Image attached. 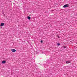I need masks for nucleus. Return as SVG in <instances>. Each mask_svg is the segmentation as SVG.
<instances>
[{
  "label": "nucleus",
  "mask_w": 77,
  "mask_h": 77,
  "mask_svg": "<svg viewBox=\"0 0 77 77\" xmlns=\"http://www.w3.org/2000/svg\"><path fill=\"white\" fill-rule=\"evenodd\" d=\"M69 5L66 4L63 6V8H66V7H69Z\"/></svg>",
  "instance_id": "nucleus-1"
},
{
  "label": "nucleus",
  "mask_w": 77,
  "mask_h": 77,
  "mask_svg": "<svg viewBox=\"0 0 77 77\" xmlns=\"http://www.w3.org/2000/svg\"><path fill=\"white\" fill-rule=\"evenodd\" d=\"M11 51L13 52H15V51H16V50L15 49H11Z\"/></svg>",
  "instance_id": "nucleus-2"
},
{
  "label": "nucleus",
  "mask_w": 77,
  "mask_h": 77,
  "mask_svg": "<svg viewBox=\"0 0 77 77\" xmlns=\"http://www.w3.org/2000/svg\"><path fill=\"white\" fill-rule=\"evenodd\" d=\"M4 25H5V23H2L1 24L0 26H3Z\"/></svg>",
  "instance_id": "nucleus-3"
},
{
  "label": "nucleus",
  "mask_w": 77,
  "mask_h": 77,
  "mask_svg": "<svg viewBox=\"0 0 77 77\" xmlns=\"http://www.w3.org/2000/svg\"><path fill=\"white\" fill-rule=\"evenodd\" d=\"M6 63L5 61H3L2 62V63Z\"/></svg>",
  "instance_id": "nucleus-4"
},
{
  "label": "nucleus",
  "mask_w": 77,
  "mask_h": 77,
  "mask_svg": "<svg viewBox=\"0 0 77 77\" xmlns=\"http://www.w3.org/2000/svg\"><path fill=\"white\" fill-rule=\"evenodd\" d=\"M27 18L28 20H30V19L31 18V17L30 16H28L27 17Z\"/></svg>",
  "instance_id": "nucleus-5"
},
{
  "label": "nucleus",
  "mask_w": 77,
  "mask_h": 77,
  "mask_svg": "<svg viewBox=\"0 0 77 77\" xmlns=\"http://www.w3.org/2000/svg\"><path fill=\"white\" fill-rule=\"evenodd\" d=\"M66 63H70V61H66Z\"/></svg>",
  "instance_id": "nucleus-6"
},
{
  "label": "nucleus",
  "mask_w": 77,
  "mask_h": 77,
  "mask_svg": "<svg viewBox=\"0 0 77 77\" xmlns=\"http://www.w3.org/2000/svg\"><path fill=\"white\" fill-rule=\"evenodd\" d=\"M57 45H58V46H59V45H60V43H57Z\"/></svg>",
  "instance_id": "nucleus-7"
},
{
  "label": "nucleus",
  "mask_w": 77,
  "mask_h": 77,
  "mask_svg": "<svg viewBox=\"0 0 77 77\" xmlns=\"http://www.w3.org/2000/svg\"><path fill=\"white\" fill-rule=\"evenodd\" d=\"M57 37H58V38H60V37L59 36V35L57 36Z\"/></svg>",
  "instance_id": "nucleus-8"
},
{
  "label": "nucleus",
  "mask_w": 77,
  "mask_h": 77,
  "mask_svg": "<svg viewBox=\"0 0 77 77\" xmlns=\"http://www.w3.org/2000/svg\"><path fill=\"white\" fill-rule=\"evenodd\" d=\"M66 48V46H64V48Z\"/></svg>",
  "instance_id": "nucleus-9"
},
{
  "label": "nucleus",
  "mask_w": 77,
  "mask_h": 77,
  "mask_svg": "<svg viewBox=\"0 0 77 77\" xmlns=\"http://www.w3.org/2000/svg\"><path fill=\"white\" fill-rule=\"evenodd\" d=\"M41 43H42V41L41 40Z\"/></svg>",
  "instance_id": "nucleus-10"
}]
</instances>
